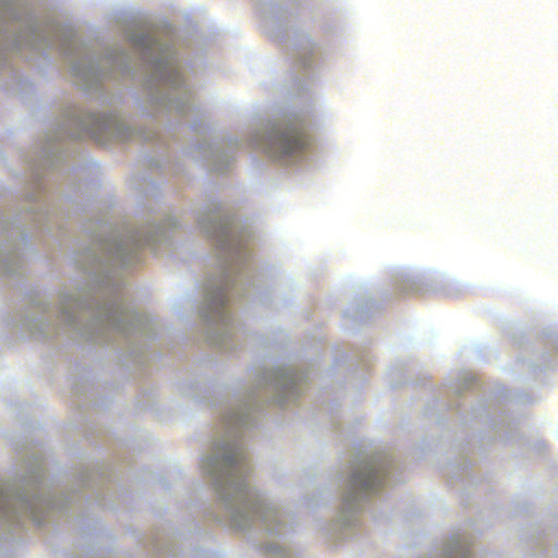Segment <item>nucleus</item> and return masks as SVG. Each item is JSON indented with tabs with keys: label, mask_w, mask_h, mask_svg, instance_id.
Returning a JSON list of instances; mask_svg holds the SVG:
<instances>
[{
	"label": "nucleus",
	"mask_w": 558,
	"mask_h": 558,
	"mask_svg": "<svg viewBox=\"0 0 558 558\" xmlns=\"http://www.w3.org/2000/svg\"><path fill=\"white\" fill-rule=\"evenodd\" d=\"M310 145V137L303 128L293 125L276 134L271 141L272 154L277 158H287L305 150Z\"/></svg>",
	"instance_id": "nucleus-1"
},
{
	"label": "nucleus",
	"mask_w": 558,
	"mask_h": 558,
	"mask_svg": "<svg viewBox=\"0 0 558 558\" xmlns=\"http://www.w3.org/2000/svg\"><path fill=\"white\" fill-rule=\"evenodd\" d=\"M385 478L384 471L373 462L363 463L352 477V485L362 493L368 494L378 489Z\"/></svg>",
	"instance_id": "nucleus-2"
}]
</instances>
